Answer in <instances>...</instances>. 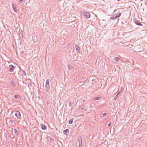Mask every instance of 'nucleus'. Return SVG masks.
Instances as JSON below:
<instances>
[{
    "mask_svg": "<svg viewBox=\"0 0 147 147\" xmlns=\"http://www.w3.org/2000/svg\"><path fill=\"white\" fill-rule=\"evenodd\" d=\"M82 15L86 18H89L90 16V15L89 12H84L82 13Z\"/></svg>",
    "mask_w": 147,
    "mask_h": 147,
    "instance_id": "3",
    "label": "nucleus"
},
{
    "mask_svg": "<svg viewBox=\"0 0 147 147\" xmlns=\"http://www.w3.org/2000/svg\"><path fill=\"white\" fill-rule=\"evenodd\" d=\"M119 92L117 94V96L119 94Z\"/></svg>",
    "mask_w": 147,
    "mask_h": 147,
    "instance_id": "26",
    "label": "nucleus"
},
{
    "mask_svg": "<svg viewBox=\"0 0 147 147\" xmlns=\"http://www.w3.org/2000/svg\"><path fill=\"white\" fill-rule=\"evenodd\" d=\"M117 95L114 97V100H115L117 99Z\"/></svg>",
    "mask_w": 147,
    "mask_h": 147,
    "instance_id": "22",
    "label": "nucleus"
},
{
    "mask_svg": "<svg viewBox=\"0 0 147 147\" xmlns=\"http://www.w3.org/2000/svg\"><path fill=\"white\" fill-rule=\"evenodd\" d=\"M124 88H123L121 87V91H122L123 90Z\"/></svg>",
    "mask_w": 147,
    "mask_h": 147,
    "instance_id": "24",
    "label": "nucleus"
},
{
    "mask_svg": "<svg viewBox=\"0 0 147 147\" xmlns=\"http://www.w3.org/2000/svg\"><path fill=\"white\" fill-rule=\"evenodd\" d=\"M107 115V114L106 113H104L103 114H102V117H104L106 115Z\"/></svg>",
    "mask_w": 147,
    "mask_h": 147,
    "instance_id": "19",
    "label": "nucleus"
},
{
    "mask_svg": "<svg viewBox=\"0 0 147 147\" xmlns=\"http://www.w3.org/2000/svg\"><path fill=\"white\" fill-rule=\"evenodd\" d=\"M9 68H10L9 71L10 72H13V71L14 67L13 65H10L9 66Z\"/></svg>",
    "mask_w": 147,
    "mask_h": 147,
    "instance_id": "6",
    "label": "nucleus"
},
{
    "mask_svg": "<svg viewBox=\"0 0 147 147\" xmlns=\"http://www.w3.org/2000/svg\"><path fill=\"white\" fill-rule=\"evenodd\" d=\"M75 47L76 48V52L77 53H78L79 52L80 50V48L79 46H78L77 45H75Z\"/></svg>",
    "mask_w": 147,
    "mask_h": 147,
    "instance_id": "9",
    "label": "nucleus"
},
{
    "mask_svg": "<svg viewBox=\"0 0 147 147\" xmlns=\"http://www.w3.org/2000/svg\"><path fill=\"white\" fill-rule=\"evenodd\" d=\"M114 60L115 61H116V62H118L119 61V58L118 57H115L114 59Z\"/></svg>",
    "mask_w": 147,
    "mask_h": 147,
    "instance_id": "18",
    "label": "nucleus"
},
{
    "mask_svg": "<svg viewBox=\"0 0 147 147\" xmlns=\"http://www.w3.org/2000/svg\"><path fill=\"white\" fill-rule=\"evenodd\" d=\"M69 107H70L71 105V102H69Z\"/></svg>",
    "mask_w": 147,
    "mask_h": 147,
    "instance_id": "23",
    "label": "nucleus"
},
{
    "mask_svg": "<svg viewBox=\"0 0 147 147\" xmlns=\"http://www.w3.org/2000/svg\"><path fill=\"white\" fill-rule=\"evenodd\" d=\"M134 23L137 25L140 26H142L143 25L141 24V23L139 22L136 19H135L134 20Z\"/></svg>",
    "mask_w": 147,
    "mask_h": 147,
    "instance_id": "8",
    "label": "nucleus"
},
{
    "mask_svg": "<svg viewBox=\"0 0 147 147\" xmlns=\"http://www.w3.org/2000/svg\"><path fill=\"white\" fill-rule=\"evenodd\" d=\"M69 131V129H66L65 130H64L63 131V133L65 135H66L67 133V132H68Z\"/></svg>",
    "mask_w": 147,
    "mask_h": 147,
    "instance_id": "12",
    "label": "nucleus"
},
{
    "mask_svg": "<svg viewBox=\"0 0 147 147\" xmlns=\"http://www.w3.org/2000/svg\"><path fill=\"white\" fill-rule=\"evenodd\" d=\"M12 7L14 11L16 12H17V8L16 6H14V5L13 4H12Z\"/></svg>",
    "mask_w": 147,
    "mask_h": 147,
    "instance_id": "11",
    "label": "nucleus"
},
{
    "mask_svg": "<svg viewBox=\"0 0 147 147\" xmlns=\"http://www.w3.org/2000/svg\"><path fill=\"white\" fill-rule=\"evenodd\" d=\"M24 1V0H20L18 1V3L19 4H20L22 3Z\"/></svg>",
    "mask_w": 147,
    "mask_h": 147,
    "instance_id": "17",
    "label": "nucleus"
},
{
    "mask_svg": "<svg viewBox=\"0 0 147 147\" xmlns=\"http://www.w3.org/2000/svg\"><path fill=\"white\" fill-rule=\"evenodd\" d=\"M73 119H74L73 118H72L71 119L70 121H69V124H72L73 123Z\"/></svg>",
    "mask_w": 147,
    "mask_h": 147,
    "instance_id": "16",
    "label": "nucleus"
},
{
    "mask_svg": "<svg viewBox=\"0 0 147 147\" xmlns=\"http://www.w3.org/2000/svg\"><path fill=\"white\" fill-rule=\"evenodd\" d=\"M15 115L19 119H20L21 118V114L18 111L16 112L15 113Z\"/></svg>",
    "mask_w": 147,
    "mask_h": 147,
    "instance_id": "5",
    "label": "nucleus"
},
{
    "mask_svg": "<svg viewBox=\"0 0 147 147\" xmlns=\"http://www.w3.org/2000/svg\"><path fill=\"white\" fill-rule=\"evenodd\" d=\"M40 126L42 129L45 130L47 129V127L43 124H40Z\"/></svg>",
    "mask_w": 147,
    "mask_h": 147,
    "instance_id": "7",
    "label": "nucleus"
},
{
    "mask_svg": "<svg viewBox=\"0 0 147 147\" xmlns=\"http://www.w3.org/2000/svg\"><path fill=\"white\" fill-rule=\"evenodd\" d=\"M10 84L11 86L13 87L16 86V84L14 83V82L13 80H11L10 81Z\"/></svg>",
    "mask_w": 147,
    "mask_h": 147,
    "instance_id": "10",
    "label": "nucleus"
},
{
    "mask_svg": "<svg viewBox=\"0 0 147 147\" xmlns=\"http://www.w3.org/2000/svg\"><path fill=\"white\" fill-rule=\"evenodd\" d=\"M121 15V13H117L113 15L111 17L110 19L111 20H113L116 19L118 18Z\"/></svg>",
    "mask_w": 147,
    "mask_h": 147,
    "instance_id": "1",
    "label": "nucleus"
},
{
    "mask_svg": "<svg viewBox=\"0 0 147 147\" xmlns=\"http://www.w3.org/2000/svg\"><path fill=\"white\" fill-rule=\"evenodd\" d=\"M111 122H110V123H109L108 125V127H109V126H110V124H111Z\"/></svg>",
    "mask_w": 147,
    "mask_h": 147,
    "instance_id": "25",
    "label": "nucleus"
},
{
    "mask_svg": "<svg viewBox=\"0 0 147 147\" xmlns=\"http://www.w3.org/2000/svg\"><path fill=\"white\" fill-rule=\"evenodd\" d=\"M13 121H12V122H13Z\"/></svg>",
    "mask_w": 147,
    "mask_h": 147,
    "instance_id": "28",
    "label": "nucleus"
},
{
    "mask_svg": "<svg viewBox=\"0 0 147 147\" xmlns=\"http://www.w3.org/2000/svg\"><path fill=\"white\" fill-rule=\"evenodd\" d=\"M102 98V97L100 96H98L97 97H96L94 99V100H100Z\"/></svg>",
    "mask_w": 147,
    "mask_h": 147,
    "instance_id": "13",
    "label": "nucleus"
},
{
    "mask_svg": "<svg viewBox=\"0 0 147 147\" xmlns=\"http://www.w3.org/2000/svg\"><path fill=\"white\" fill-rule=\"evenodd\" d=\"M46 90L48 91L49 90L50 86H49V79H47L46 80V85H45Z\"/></svg>",
    "mask_w": 147,
    "mask_h": 147,
    "instance_id": "2",
    "label": "nucleus"
},
{
    "mask_svg": "<svg viewBox=\"0 0 147 147\" xmlns=\"http://www.w3.org/2000/svg\"><path fill=\"white\" fill-rule=\"evenodd\" d=\"M15 133L17 135H18L19 133V132L16 129H14Z\"/></svg>",
    "mask_w": 147,
    "mask_h": 147,
    "instance_id": "15",
    "label": "nucleus"
},
{
    "mask_svg": "<svg viewBox=\"0 0 147 147\" xmlns=\"http://www.w3.org/2000/svg\"><path fill=\"white\" fill-rule=\"evenodd\" d=\"M38 98H39V99H40V96H38Z\"/></svg>",
    "mask_w": 147,
    "mask_h": 147,
    "instance_id": "27",
    "label": "nucleus"
},
{
    "mask_svg": "<svg viewBox=\"0 0 147 147\" xmlns=\"http://www.w3.org/2000/svg\"><path fill=\"white\" fill-rule=\"evenodd\" d=\"M143 57H144L145 58L147 59V54H145Z\"/></svg>",
    "mask_w": 147,
    "mask_h": 147,
    "instance_id": "20",
    "label": "nucleus"
},
{
    "mask_svg": "<svg viewBox=\"0 0 147 147\" xmlns=\"http://www.w3.org/2000/svg\"><path fill=\"white\" fill-rule=\"evenodd\" d=\"M21 73L22 75H24L25 76H26V73L25 71L23 70H22Z\"/></svg>",
    "mask_w": 147,
    "mask_h": 147,
    "instance_id": "14",
    "label": "nucleus"
},
{
    "mask_svg": "<svg viewBox=\"0 0 147 147\" xmlns=\"http://www.w3.org/2000/svg\"><path fill=\"white\" fill-rule=\"evenodd\" d=\"M78 141H79V147H82V138L81 137H79L78 139Z\"/></svg>",
    "mask_w": 147,
    "mask_h": 147,
    "instance_id": "4",
    "label": "nucleus"
},
{
    "mask_svg": "<svg viewBox=\"0 0 147 147\" xmlns=\"http://www.w3.org/2000/svg\"><path fill=\"white\" fill-rule=\"evenodd\" d=\"M14 97L16 98H17L19 97V96L17 95H15L14 96Z\"/></svg>",
    "mask_w": 147,
    "mask_h": 147,
    "instance_id": "21",
    "label": "nucleus"
}]
</instances>
